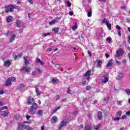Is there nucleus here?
<instances>
[{
  "label": "nucleus",
  "mask_w": 130,
  "mask_h": 130,
  "mask_svg": "<svg viewBox=\"0 0 130 130\" xmlns=\"http://www.w3.org/2000/svg\"><path fill=\"white\" fill-rule=\"evenodd\" d=\"M37 107H38V104L34 103L29 108V112L30 114H31V115L35 114L36 111H37Z\"/></svg>",
  "instance_id": "obj_1"
},
{
  "label": "nucleus",
  "mask_w": 130,
  "mask_h": 130,
  "mask_svg": "<svg viewBox=\"0 0 130 130\" xmlns=\"http://www.w3.org/2000/svg\"><path fill=\"white\" fill-rule=\"evenodd\" d=\"M5 13H13L14 12V8L13 5H8L6 6L5 7Z\"/></svg>",
  "instance_id": "obj_2"
},
{
  "label": "nucleus",
  "mask_w": 130,
  "mask_h": 130,
  "mask_svg": "<svg viewBox=\"0 0 130 130\" xmlns=\"http://www.w3.org/2000/svg\"><path fill=\"white\" fill-rule=\"evenodd\" d=\"M67 123H69V122L67 121V120H62L60 123V125L59 126V129H61L63 126H66L67 125Z\"/></svg>",
  "instance_id": "obj_3"
},
{
  "label": "nucleus",
  "mask_w": 130,
  "mask_h": 130,
  "mask_svg": "<svg viewBox=\"0 0 130 130\" xmlns=\"http://www.w3.org/2000/svg\"><path fill=\"white\" fill-rule=\"evenodd\" d=\"M11 64H12L11 60H6L4 61V67H5V68H10Z\"/></svg>",
  "instance_id": "obj_4"
},
{
  "label": "nucleus",
  "mask_w": 130,
  "mask_h": 130,
  "mask_svg": "<svg viewBox=\"0 0 130 130\" xmlns=\"http://www.w3.org/2000/svg\"><path fill=\"white\" fill-rule=\"evenodd\" d=\"M109 77L106 75H104L103 76V79L102 80V84H106V83H107L108 82Z\"/></svg>",
  "instance_id": "obj_5"
},
{
  "label": "nucleus",
  "mask_w": 130,
  "mask_h": 130,
  "mask_svg": "<svg viewBox=\"0 0 130 130\" xmlns=\"http://www.w3.org/2000/svg\"><path fill=\"white\" fill-rule=\"evenodd\" d=\"M34 103H36L34 99L29 97L27 99V104L28 105H32Z\"/></svg>",
  "instance_id": "obj_6"
},
{
  "label": "nucleus",
  "mask_w": 130,
  "mask_h": 130,
  "mask_svg": "<svg viewBox=\"0 0 130 130\" xmlns=\"http://www.w3.org/2000/svg\"><path fill=\"white\" fill-rule=\"evenodd\" d=\"M116 56H117V57H119V56H122V55L123 54V51L121 50H118L116 51Z\"/></svg>",
  "instance_id": "obj_7"
},
{
  "label": "nucleus",
  "mask_w": 130,
  "mask_h": 130,
  "mask_svg": "<svg viewBox=\"0 0 130 130\" xmlns=\"http://www.w3.org/2000/svg\"><path fill=\"white\" fill-rule=\"evenodd\" d=\"M90 76H91V70H88L84 74V77L89 80L90 79Z\"/></svg>",
  "instance_id": "obj_8"
},
{
  "label": "nucleus",
  "mask_w": 130,
  "mask_h": 130,
  "mask_svg": "<svg viewBox=\"0 0 130 130\" xmlns=\"http://www.w3.org/2000/svg\"><path fill=\"white\" fill-rule=\"evenodd\" d=\"M23 58L24 59V62H25V66H28V64H29V61H30V58H29V57H27V56H24Z\"/></svg>",
  "instance_id": "obj_9"
},
{
  "label": "nucleus",
  "mask_w": 130,
  "mask_h": 130,
  "mask_svg": "<svg viewBox=\"0 0 130 130\" xmlns=\"http://www.w3.org/2000/svg\"><path fill=\"white\" fill-rule=\"evenodd\" d=\"M21 70V71H25V72H26L27 73H30L31 68H30V67H24Z\"/></svg>",
  "instance_id": "obj_10"
},
{
  "label": "nucleus",
  "mask_w": 130,
  "mask_h": 130,
  "mask_svg": "<svg viewBox=\"0 0 130 130\" xmlns=\"http://www.w3.org/2000/svg\"><path fill=\"white\" fill-rule=\"evenodd\" d=\"M98 117L99 120H102V118H103V115H102V112L100 111L98 113Z\"/></svg>",
  "instance_id": "obj_11"
},
{
  "label": "nucleus",
  "mask_w": 130,
  "mask_h": 130,
  "mask_svg": "<svg viewBox=\"0 0 130 130\" xmlns=\"http://www.w3.org/2000/svg\"><path fill=\"white\" fill-rule=\"evenodd\" d=\"M113 62H114V61L113 60V59H110L107 64V67L108 68L109 67H111L112 66V64H113Z\"/></svg>",
  "instance_id": "obj_12"
},
{
  "label": "nucleus",
  "mask_w": 130,
  "mask_h": 130,
  "mask_svg": "<svg viewBox=\"0 0 130 130\" xmlns=\"http://www.w3.org/2000/svg\"><path fill=\"white\" fill-rule=\"evenodd\" d=\"M12 85V82H11V78H8L5 83V86L8 87V86H11Z\"/></svg>",
  "instance_id": "obj_13"
},
{
  "label": "nucleus",
  "mask_w": 130,
  "mask_h": 130,
  "mask_svg": "<svg viewBox=\"0 0 130 130\" xmlns=\"http://www.w3.org/2000/svg\"><path fill=\"white\" fill-rule=\"evenodd\" d=\"M123 77H124V75H123V73H119L117 77H116V79H117V80H121V79H122V78H123Z\"/></svg>",
  "instance_id": "obj_14"
},
{
  "label": "nucleus",
  "mask_w": 130,
  "mask_h": 130,
  "mask_svg": "<svg viewBox=\"0 0 130 130\" xmlns=\"http://www.w3.org/2000/svg\"><path fill=\"white\" fill-rule=\"evenodd\" d=\"M57 121V118L56 117V116H53V117L51 119V122H52V123H55V122Z\"/></svg>",
  "instance_id": "obj_15"
},
{
  "label": "nucleus",
  "mask_w": 130,
  "mask_h": 130,
  "mask_svg": "<svg viewBox=\"0 0 130 130\" xmlns=\"http://www.w3.org/2000/svg\"><path fill=\"white\" fill-rule=\"evenodd\" d=\"M6 21H7V23H11V22H12V21H13V17H12L11 16H9L7 18Z\"/></svg>",
  "instance_id": "obj_16"
},
{
  "label": "nucleus",
  "mask_w": 130,
  "mask_h": 130,
  "mask_svg": "<svg viewBox=\"0 0 130 130\" xmlns=\"http://www.w3.org/2000/svg\"><path fill=\"white\" fill-rule=\"evenodd\" d=\"M36 115H38L39 116H41V115H43V110H39L36 113Z\"/></svg>",
  "instance_id": "obj_17"
},
{
  "label": "nucleus",
  "mask_w": 130,
  "mask_h": 130,
  "mask_svg": "<svg viewBox=\"0 0 130 130\" xmlns=\"http://www.w3.org/2000/svg\"><path fill=\"white\" fill-rule=\"evenodd\" d=\"M16 26L17 28L21 27V21H20V20H17L16 21Z\"/></svg>",
  "instance_id": "obj_18"
},
{
  "label": "nucleus",
  "mask_w": 130,
  "mask_h": 130,
  "mask_svg": "<svg viewBox=\"0 0 130 130\" xmlns=\"http://www.w3.org/2000/svg\"><path fill=\"white\" fill-rule=\"evenodd\" d=\"M21 126H23V127H24V128H25V129H27V130L32 129V128L31 127H30V126L27 125L26 124H22V125Z\"/></svg>",
  "instance_id": "obj_19"
},
{
  "label": "nucleus",
  "mask_w": 130,
  "mask_h": 130,
  "mask_svg": "<svg viewBox=\"0 0 130 130\" xmlns=\"http://www.w3.org/2000/svg\"><path fill=\"white\" fill-rule=\"evenodd\" d=\"M2 115H3L4 117H7V116L9 115V112H8V111H4Z\"/></svg>",
  "instance_id": "obj_20"
},
{
  "label": "nucleus",
  "mask_w": 130,
  "mask_h": 130,
  "mask_svg": "<svg viewBox=\"0 0 130 130\" xmlns=\"http://www.w3.org/2000/svg\"><path fill=\"white\" fill-rule=\"evenodd\" d=\"M11 38L10 39V42L12 43L13 42V41H14L15 40V37H16V35H15V34H12L11 35Z\"/></svg>",
  "instance_id": "obj_21"
},
{
  "label": "nucleus",
  "mask_w": 130,
  "mask_h": 130,
  "mask_svg": "<svg viewBox=\"0 0 130 130\" xmlns=\"http://www.w3.org/2000/svg\"><path fill=\"white\" fill-rule=\"evenodd\" d=\"M102 23L104 24H106V25H107L109 23V20L108 19L105 18L102 20Z\"/></svg>",
  "instance_id": "obj_22"
},
{
  "label": "nucleus",
  "mask_w": 130,
  "mask_h": 130,
  "mask_svg": "<svg viewBox=\"0 0 130 130\" xmlns=\"http://www.w3.org/2000/svg\"><path fill=\"white\" fill-rule=\"evenodd\" d=\"M23 55V54L21 53L19 54L18 56H15L14 59H19V58H21L22 57V56Z\"/></svg>",
  "instance_id": "obj_23"
},
{
  "label": "nucleus",
  "mask_w": 130,
  "mask_h": 130,
  "mask_svg": "<svg viewBox=\"0 0 130 130\" xmlns=\"http://www.w3.org/2000/svg\"><path fill=\"white\" fill-rule=\"evenodd\" d=\"M96 61L97 67H100V66H101V63H102V61L98 59L96 60Z\"/></svg>",
  "instance_id": "obj_24"
},
{
  "label": "nucleus",
  "mask_w": 130,
  "mask_h": 130,
  "mask_svg": "<svg viewBox=\"0 0 130 130\" xmlns=\"http://www.w3.org/2000/svg\"><path fill=\"white\" fill-rule=\"evenodd\" d=\"M87 16L88 17H91L92 16V10L91 9L88 10Z\"/></svg>",
  "instance_id": "obj_25"
},
{
  "label": "nucleus",
  "mask_w": 130,
  "mask_h": 130,
  "mask_svg": "<svg viewBox=\"0 0 130 130\" xmlns=\"http://www.w3.org/2000/svg\"><path fill=\"white\" fill-rule=\"evenodd\" d=\"M59 28L58 27H55L54 28L52 29V31H53L55 33H58V30Z\"/></svg>",
  "instance_id": "obj_26"
},
{
  "label": "nucleus",
  "mask_w": 130,
  "mask_h": 130,
  "mask_svg": "<svg viewBox=\"0 0 130 130\" xmlns=\"http://www.w3.org/2000/svg\"><path fill=\"white\" fill-rule=\"evenodd\" d=\"M55 23H56V20H53L51 22H50L49 23V25H50L51 26L52 25H54V24H55Z\"/></svg>",
  "instance_id": "obj_27"
},
{
  "label": "nucleus",
  "mask_w": 130,
  "mask_h": 130,
  "mask_svg": "<svg viewBox=\"0 0 130 130\" xmlns=\"http://www.w3.org/2000/svg\"><path fill=\"white\" fill-rule=\"evenodd\" d=\"M52 82L53 84H57V83H58V80L53 78L52 79Z\"/></svg>",
  "instance_id": "obj_28"
},
{
  "label": "nucleus",
  "mask_w": 130,
  "mask_h": 130,
  "mask_svg": "<svg viewBox=\"0 0 130 130\" xmlns=\"http://www.w3.org/2000/svg\"><path fill=\"white\" fill-rule=\"evenodd\" d=\"M60 109V106L59 107H58L57 108H56L55 109H54L52 113V114H54L55 113V112H56V111H57V110H58V109Z\"/></svg>",
  "instance_id": "obj_29"
},
{
  "label": "nucleus",
  "mask_w": 130,
  "mask_h": 130,
  "mask_svg": "<svg viewBox=\"0 0 130 130\" xmlns=\"http://www.w3.org/2000/svg\"><path fill=\"white\" fill-rule=\"evenodd\" d=\"M12 7L13 8V10L14 9H15V10H20V7H19V6H17L15 5H12Z\"/></svg>",
  "instance_id": "obj_30"
},
{
  "label": "nucleus",
  "mask_w": 130,
  "mask_h": 130,
  "mask_svg": "<svg viewBox=\"0 0 130 130\" xmlns=\"http://www.w3.org/2000/svg\"><path fill=\"white\" fill-rule=\"evenodd\" d=\"M91 127L89 125H87L84 127V130H90Z\"/></svg>",
  "instance_id": "obj_31"
},
{
  "label": "nucleus",
  "mask_w": 130,
  "mask_h": 130,
  "mask_svg": "<svg viewBox=\"0 0 130 130\" xmlns=\"http://www.w3.org/2000/svg\"><path fill=\"white\" fill-rule=\"evenodd\" d=\"M83 4L85 5V4H87L88 3H91V0H83L82 1Z\"/></svg>",
  "instance_id": "obj_32"
},
{
  "label": "nucleus",
  "mask_w": 130,
  "mask_h": 130,
  "mask_svg": "<svg viewBox=\"0 0 130 130\" xmlns=\"http://www.w3.org/2000/svg\"><path fill=\"white\" fill-rule=\"evenodd\" d=\"M107 27H108V28L109 29V31H110L111 30V24L110 23H108L107 24H106Z\"/></svg>",
  "instance_id": "obj_33"
},
{
  "label": "nucleus",
  "mask_w": 130,
  "mask_h": 130,
  "mask_svg": "<svg viewBox=\"0 0 130 130\" xmlns=\"http://www.w3.org/2000/svg\"><path fill=\"white\" fill-rule=\"evenodd\" d=\"M23 124H18V126H17V130H22V127H23L22 126Z\"/></svg>",
  "instance_id": "obj_34"
},
{
  "label": "nucleus",
  "mask_w": 130,
  "mask_h": 130,
  "mask_svg": "<svg viewBox=\"0 0 130 130\" xmlns=\"http://www.w3.org/2000/svg\"><path fill=\"white\" fill-rule=\"evenodd\" d=\"M109 98L107 97V98H106L104 99V102H105V103H106V104H107V103H108V101H109Z\"/></svg>",
  "instance_id": "obj_35"
},
{
  "label": "nucleus",
  "mask_w": 130,
  "mask_h": 130,
  "mask_svg": "<svg viewBox=\"0 0 130 130\" xmlns=\"http://www.w3.org/2000/svg\"><path fill=\"white\" fill-rule=\"evenodd\" d=\"M37 62H39L42 65L43 64V62H42V61H41V60H40V59H39V58H37Z\"/></svg>",
  "instance_id": "obj_36"
},
{
  "label": "nucleus",
  "mask_w": 130,
  "mask_h": 130,
  "mask_svg": "<svg viewBox=\"0 0 130 130\" xmlns=\"http://www.w3.org/2000/svg\"><path fill=\"white\" fill-rule=\"evenodd\" d=\"M66 4L67 5V7H71V6H72V3H71L69 1L66 2Z\"/></svg>",
  "instance_id": "obj_37"
},
{
  "label": "nucleus",
  "mask_w": 130,
  "mask_h": 130,
  "mask_svg": "<svg viewBox=\"0 0 130 130\" xmlns=\"http://www.w3.org/2000/svg\"><path fill=\"white\" fill-rule=\"evenodd\" d=\"M111 38H107V41L108 42V43H109L110 44V43H111Z\"/></svg>",
  "instance_id": "obj_38"
},
{
  "label": "nucleus",
  "mask_w": 130,
  "mask_h": 130,
  "mask_svg": "<svg viewBox=\"0 0 130 130\" xmlns=\"http://www.w3.org/2000/svg\"><path fill=\"white\" fill-rule=\"evenodd\" d=\"M100 125H101L100 124H97V125H96V127H94V129H95V130H98V129H99V128L100 127Z\"/></svg>",
  "instance_id": "obj_39"
},
{
  "label": "nucleus",
  "mask_w": 130,
  "mask_h": 130,
  "mask_svg": "<svg viewBox=\"0 0 130 130\" xmlns=\"http://www.w3.org/2000/svg\"><path fill=\"white\" fill-rule=\"evenodd\" d=\"M8 107H7V106H4L2 108V109H0V112H3L2 110H4V109H7Z\"/></svg>",
  "instance_id": "obj_40"
},
{
  "label": "nucleus",
  "mask_w": 130,
  "mask_h": 130,
  "mask_svg": "<svg viewBox=\"0 0 130 130\" xmlns=\"http://www.w3.org/2000/svg\"><path fill=\"white\" fill-rule=\"evenodd\" d=\"M119 119H120V118L119 117L113 118V120H114L115 121H116L117 120L118 121Z\"/></svg>",
  "instance_id": "obj_41"
},
{
  "label": "nucleus",
  "mask_w": 130,
  "mask_h": 130,
  "mask_svg": "<svg viewBox=\"0 0 130 130\" xmlns=\"http://www.w3.org/2000/svg\"><path fill=\"white\" fill-rule=\"evenodd\" d=\"M121 103H122V101H117V104H118V105H120V106H121V105H122Z\"/></svg>",
  "instance_id": "obj_42"
},
{
  "label": "nucleus",
  "mask_w": 130,
  "mask_h": 130,
  "mask_svg": "<svg viewBox=\"0 0 130 130\" xmlns=\"http://www.w3.org/2000/svg\"><path fill=\"white\" fill-rule=\"evenodd\" d=\"M125 91L127 93V95H130V90L129 89H125Z\"/></svg>",
  "instance_id": "obj_43"
},
{
  "label": "nucleus",
  "mask_w": 130,
  "mask_h": 130,
  "mask_svg": "<svg viewBox=\"0 0 130 130\" xmlns=\"http://www.w3.org/2000/svg\"><path fill=\"white\" fill-rule=\"evenodd\" d=\"M36 71H38L39 73H42V71H41V69H40L39 68H36Z\"/></svg>",
  "instance_id": "obj_44"
},
{
  "label": "nucleus",
  "mask_w": 130,
  "mask_h": 130,
  "mask_svg": "<svg viewBox=\"0 0 130 130\" xmlns=\"http://www.w3.org/2000/svg\"><path fill=\"white\" fill-rule=\"evenodd\" d=\"M115 62L117 63V66H120L121 64V62L119 61L116 60Z\"/></svg>",
  "instance_id": "obj_45"
},
{
  "label": "nucleus",
  "mask_w": 130,
  "mask_h": 130,
  "mask_svg": "<svg viewBox=\"0 0 130 130\" xmlns=\"http://www.w3.org/2000/svg\"><path fill=\"white\" fill-rule=\"evenodd\" d=\"M50 35V33L48 32V33H47V34H43V36H44L45 37H46V36H48Z\"/></svg>",
  "instance_id": "obj_46"
},
{
  "label": "nucleus",
  "mask_w": 130,
  "mask_h": 130,
  "mask_svg": "<svg viewBox=\"0 0 130 130\" xmlns=\"http://www.w3.org/2000/svg\"><path fill=\"white\" fill-rule=\"evenodd\" d=\"M15 81H16V78L15 77H12L11 78H10L11 82H14Z\"/></svg>",
  "instance_id": "obj_47"
},
{
  "label": "nucleus",
  "mask_w": 130,
  "mask_h": 130,
  "mask_svg": "<svg viewBox=\"0 0 130 130\" xmlns=\"http://www.w3.org/2000/svg\"><path fill=\"white\" fill-rule=\"evenodd\" d=\"M121 10H123L124 11L126 10V6H123L121 8Z\"/></svg>",
  "instance_id": "obj_48"
},
{
  "label": "nucleus",
  "mask_w": 130,
  "mask_h": 130,
  "mask_svg": "<svg viewBox=\"0 0 130 130\" xmlns=\"http://www.w3.org/2000/svg\"><path fill=\"white\" fill-rule=\"evenodd\" d=\"M77 29V25H74L72 27V30H73L74 31H75V30Z\"/></svg>",
  "instance_id": "obj_49"
},
{
  "label": "nucleus",
  "mask_w": 130,
  "mask_h": 130,
  "mask_svg": "<svg viewBox=\"0 0 130 130\" xmlns=\"http://www.w3.org/2000/svg\"><path fill=\"white\" fill-rule=\"evenodd\" d=\"M25 87V85L23 84H21L19 86V88H24Z\"/></svg>",
  "instance_id": "obj_50"
},
{
  "label": "nucleus",
  "mask_w": 130,
  "mask_h": 130,
  "mask_svg": "<svg viewBox=\"0 0 130 130\" xmlns=\"http://www.w3.org/2000/svg\"><path fill=\"white\" fill-rule=\"evenodd\" d=\"M78 111H75L73 113V115H77V114H78Z\"/></svg>",
  "instance_id": "obj_51"
},
{
  "label": "nucleus",
  "mask_w": 130,
  "mask_h": 130,
  "mask_svg": "<svg viewBox=\"0 0 130 130\" xmlns=\"http://www.w3.org/2000/svg\"><path fill=\"white\" fill-rule=\"evenodd\" d=\"M121 114H122V112L121 111H119V112H117V115L119 116H120V115H121Z\"/></svg>",
  "instance_id": "obj_52"
},
{
  "label": "nucleus",
  "mask_w": 130,
  "mask_h": 130,
  "mask_svg": "<svg viewBox=\"0 0 130 130\" xmlns=\"http://www.w3.org/2000/svg\"><path fill=\"white\" fill-rule=\"evenodd\" d=\"M88 54H89V56H91L92 55V53L91 52V51L88 50L87 52Z\"/></svg>",
  "instance_id": "obj_53"
},
{
  "label": "nucleus",
  "mask_w": 130,
  "mask_h": 130,
  "mask_svg": "<svg viewBox=\"0 0 130 130\" xmlns=\"http://www.w3.org/2000/svg\"><path fill=\"white\" fill-rule=\"evenodd\" d=\"M126 115H127L128 116H129L130 115V111L126 112L125 113Z\"/></svg>",
  "instance_id": "obj_54"
},
{
  "label": "nucleus",
  "mask_w": 130,
  "mask_h": 130,
  "mask_svg": "<svg viewBox=\"0 0 130 130\" xmlns=\"http://www.w3.org/2000/svg\"><path fill=\"white\" fill-rule=\"evenodd\" d=\"M55 67L57 69H59V68H60V65L59 64H57L55 65Z\"/></svg>",
  "instance_id": "obj_55"
},
{
  "label": "nucleus",
  "mask_w": 130,
  "mask_h": 130,
  "mask_svg": "<svg viewBox=\"0 0 130 130\" xmlns=\"http://www.w3.org/2000/svg\"><path fill=\"white\" fill-rule=\"evenodd\" d=\"M28 2L30 5H33V1L32 0H28Z\"/></svg>",
  "instance_id": "obj_56"
},
{
  "label": "nucleus",
  "mask_w": 130,
  "mask_h": 130,
  "mask_svg": "<svg viewBox=\"0 0 130 130\" xmlns=\"http://www.w3.org/2000/svg\"><path fill=\"white\" fill-rule=\"evenodd\" d=\"M69 15H70V16H73V15H74V12H73V11L70 12H69Z\"/></svg>",
  "instance_id": "obj_57"
},
{
  "label": "nucleus",
  "mask_w": 130,
  "mask_h": 130,
  "mask_svg": "<svg viewBox=\"0 0 130 130\" xmlns=\"http://www.w3.org/2000/svg\"><path fill=\"white\" fill-rule=\"evenodd\" d=\"M116 28L117 29H118V30H120V26H119V25H117L116 26Z\"/></svg>",
  "instance_id": "obj_58"
},
{
  "label": "nucleus",
  "mask_w": 130,
  "mask_h": 130,
  "mask_svg": "<svg viewBox=\"0 0 130 130\" xmlns=\"http://www.w3.org/2000/svg\"><path fill=\"white\" fill-rule=\"evenodd\" d=\"M30 117H31V116H30L29 115H26V118L27 120H28V119L30 118Z\"/></svg>",
  "instance_id": "obj_59"
},
{
  "label": "nucleus",
  "mask_w": 130,
  "mask_h": 130,
  "mask_svg": "<svg viewBox=\"0 0 130 130\" xmlns=\"http://www.w3.org/2000/svg\"><path fill=\"white\" fill-rule=\"evenodd\" d=\"M51 50H52V49H51V48H49L47 49V51H51Z\"/></svg>",
  "instance_id": "obj_60"
},
{
  "label": "nucleus",
  "mask_w": 130,
  "mask_h": 130,
  "mask_svg": "<svg viewBox=\"0 0 130 130\" xmlns=\"http://www.w3.org/2000/svg\"><path fill=\"white\" fill-rule=\"evenodd\" d=\"M91 89V87H90V86H87V87H86V90H87V91H89V90H90Z\"/></svg>",
  "instance_id": "obj_61"
},
{
  "label": "nucleus",
  "mask_w": 130,
  "mask_h": 130,
  "mask_svg": "<svg viewBox=\"0 0 130 130\" xmlns=\"http://www.w3.org/2000/svg\"><path fill=\"white\" fill-rule=\"evenodd\" d=\"M125 118H126V115H124L122 117V119H125Z\"/></svg>",
  "instance_id": "obj_62"
},
{
  "label": "nucleus",
  "mask_w": 130,
  "mask_h": 130,
  "mask_svg": "<svg viewBox=\"0 0 130 130\" xmlns=\"http://www.w3.org/2000/svg\"><path fill=\"white\" fill-rule=\"evenodd\" d=\"M59 99V95H57L56 96V100H58Z\"/></svg>",
  "instance_id": "obj_63"
},
{
  "label": "nucleus",
  "mask_w": 130,
  "mask_h": 130,
  "mask_svg": "<svg viewBox=\"0 0 130 130\" xmlns=\"http://www.w3.org/2000/svg\"><path fill=\"white\" fill-rule=\"evenodd\" d=\"M31 74L32 75V76H35V75H36V72L35 71H34L32 72Z\"/></svg>",
  "instance_id": "obj_64"
}]
</instances>
